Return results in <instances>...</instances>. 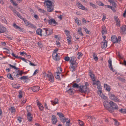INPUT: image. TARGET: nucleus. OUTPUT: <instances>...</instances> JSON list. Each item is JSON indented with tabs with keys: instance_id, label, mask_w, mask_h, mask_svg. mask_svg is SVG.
<instances>
[{
	"instance_id": "4",
	"label": "nucleus",
	"mask_w": 126,
	"mask_h": 126,
	"mask_svg": "<svg viewBox=\"0 0 126 126\" xmlns=\"http://www.w3.org/2000/svg\"><path fill=\"white\" fill-rule=\"evenodd\" d=\"M103 105L105 108L107 110H108L109 112L111 111V110H110L111 109V101L109 102L106 101H104L103 102Z\"/></svg>"
},
{
	"instance_id": "6",
	"label": "nucleus",
	"mask_w": 126,
	"mask_h": 126,
	"mask_svg": "<svg viewBox=\"0 0 126 126\" xmlns=\"http://www.w3.org/2000/svg\"><path fill=\"white\" fill-rule=\"evenodd\" d=\"M78 91L81 93H86L88 92V89L87 87L81 85Z\"/></svg>"
},
{
	"instance_id": "61",
	"label": "nucleus",
	"mask_w": 126,
	"mask_h": 126,
	"mask_svg": "<svg viewBox=\"0 0 126 126\" xmlns=\"http://www.w3.org/2000/svg\"><path fill=\"white\" fill-rule=\"evenodd\" d=\"M109 67V68L111 70V71H113V68L112 67V63L109 64V65H108Z\"/></svg>"
},
{
	"instance_id": "62",
	"label": "nucleus",
	"mask_w": 126,
	"mask_h": 126,
	"mask_svg": "<svg viewBox=\"0 0 126 126\" xmlns=\"http://www.w3.org/2000/svg\"><path fill=\"white\" fill-rule=\"evenodd\" d=\"M28 61L29 62V64L31 66H36V64H35L33 63H32L31 62L29 61V60H28Z\"/></svg>"
},
{
	"instance_id": "51",
	"label": "nucleus",
	"mask_w": 126,
	"mask_h": 126,
	"mask_svg": "<svg viewBox=\"0 0 126 126\" xmlns=\"http://www.w3.org/2000/svg\"><path fill=\"white\" fill-rule=\"evenodd\" d=\"M10 2L14 6H17L18 5V4L16 3V2L14 1L13 0H11Z\"/></svg>"
},
{
	"instance_id": "13",
	"label": "nucleus",
	"mask_w": 126,
	"mask_h": 126,
	"mask_svg": "<svg viewBox=\"0 0 126 126\" xmlns=\"http://www.w3.org/2000/svg\"><path fill=\"white\" fill-rule=\"evenodd\" d=\"M53 59L56 61L59 60V58L58 57V54L56 53L53 52L52 54Z\"/></svg>"
},
{
	"instance_id": "19",
	"label": "nucleus",
	"mask_w": 126,
	"mask_h": 126,
	"mask_svg": "<svg viewBox=\"0 0 126 126\" xmlns=\"http://www.w3.org/2000/svg\"><path fill=\"white\" fill-rule=\"evenodd\" d=\"M77 5H78V7L79 9L85 10H87L86 9L85 7L83 6L79 2H78L77 3Z\"/></svg>"
},
{
	"instance_id": "2",
	"label": "nucleus",
	"mask_w": 126,
	"mask_h": 126,
	"mask_svg": "<svg viewBox=\"0 0 126 126\" xmlns=\"http://www.w3.org/2000/svg\"><path fill=\"white\" fill-rule=\"evenodd\" d=\"M108 96L110 99L115 102H121V100L118 96H115L114 94L111 92L109 93Z\"/></svg>"
},
{
	"instance_id": "50",
	"label": "nucleus",
	"mask_w": 126,
	"mask_h": 126,
	"mask_svg": "<svg viewBox=\"0 0 126 126\" xmlns=\"http://www.w3.org/2000/svg\"><path fill=\"white\" fill-rule=\"evenodd\" d=\"M116 25L118 27L120 26V20H116Z\"/></svg>"
},
{
	"instance_id": "5",
	"label": "nucleus",
	"mask_w": 126,
	"mask_h": 126,
	"mask_svg": "<svg viewBox=\"0 0 126 126\" xmlns=\"http://www.w3.org/2000/svg\"><path fill=\"white\" fill-rule=\"evenodd\" d=\"M111 111H110V113H112L114 111V110H117L119 109L118 107L117 104L112 101H111Z\"/></svg>"
},
{
	"instance_id": "48",
	"label": "nucleus",
	"mask_w": 126,
	"mask_h": 126,
	"mask_svg": "<svg viewBox=\"0 0 126 126\" xmlns=\"http://www.w3.org/2000/svg\"><path fill=\"white\" fill-rule=\"evenodd\" d=\"M90 6H92L93 8H97V6L95 5L92 2H90Z\"/></svg>"
},
{
	"instance_id": "1",
	"label": "nucleus",
	"mask_w": 126,
	"mask_h": 126,
	"mask_svg": "<svg viewBox=\"0 0 126 126\" xmlns=\"http://www.w3.org/2000/svg\"><path fill=\"white\" fill-rule=\"evenodd\" d=\"M53 0H45L44 3L47 6V10L48 12H51L54 10V4Z\"/></svg>"
},
{
	"instance_id": "27",
	"label": "nucleus",
	"mask_w": 126,
	"mask_h": 126,
	"mask_svg": "<svg viewBox=\"0 0 126 126\" xmlns=\"http://www.w3.org/2000/svg\"><path fill=\"white\" fill-rule=\"evenodd\" d=\"M12 85L13 87L17 89L19 88L20 87V84L16 83L13 84Z\"/></svg>"
},
{
	"instance_id": "58",
	"label": "nucleus",
	"mask_w": 126,
	"mask_h": 126,
	"mask_svg": "<svg viewBox=\"0 0 126 126\" xmlns=\"http://www.w3.org/2000/svg\"><path fill=\"white\" fill-rule=\"evenodd\" d=\"M29 26L32 28H36V27L34 25L31 23Z\"/></svg>"
},
{
	"instance_id": "47",
	"label": "nucleus",
	"mask_w": 126,
	"mask_h": 126,
	"mask_svg": "<svg viewBox=\"0 0 126 126\" xmlns=\"http://www.w3.org/2000/svg\"><path fill=\"white\" fill-rule=\"evenodd\" d=\"M66 92L69 94H72L73 91L71 88H70Z\"/></svg>"
},
{
	"instance_id": "9",
	"label": "nucleus",
	"mask_w": 126,
	"mask_h": 126,
	"mask_svg": "<svg viewBox=\"0 0 126 126\" xmlns=\"http://www.w3.org/2000/svg\"><path fill=\"white\" fill-rule=\"evenodd\" d=\"M77 59L76 57L74 56H72L71 57V59L70 61V63L71 65L77 64H76V61Z\"/></svg>"
},
{
	"instance_id": "28",
	"label": "nucleus",
	"mask_w": 126,
	"mask_h": 126,
	"mask_svg": "<svg viewBox=\"0 0 126 126\" xmlns=\"http://www.w3.org/2000/svg\"><path fill=\"white\" fill-rule=\"evenodd\" d=\"M41 34L42 36V35L45 36H47L46 28H44L42 30Z\"/></svg>"
},
{
	"instance_id": "31",
	"label": "nucleus",
	"mask_w": 126,
	"mask_h": 126,
	"mask_svg": "<svg viewBox=\"0 0 126 126\" xmlns=\"http://www.w3.org/2000/svg\"><path fill=\"white\" fill-rule=\"evenodd\" d=\"M75 21L76 23H77L78 25H79L81 24V21L79 20L78 18H76L75 19Z\"/></svg>"
},
{
	"instance_id": "38",
	"label": "nucleus",
	"mask_w": 126,
	"mask_h": 126,
	"mask_svg": "<svg viewBox=\"0 0 126 126\" xmlns=\"http://www.w3.org/2000/svg\"><path fill=\"white\" fill-rule=\"evenodd\" d=\"M119 111L122 113L126 114V109H121L119 110Z\"/></svg>"
},
{
	"instance_id": "11",
	"label": "nucleus",
	"mask_w": 126,
	"mask_h": 126,
	"mask_svg": "<svg viewBox=\"0 0 126 126\" xmlns=\"http://www.w3.org/2000/svg\"><path fill=\"white\" fill-rule=\"evenodd\" d=\"M93 85H96L97 88L99 89H101V86L100 84V81L98 80L95 82H93Z\"/></svg>"
},
{
	"instance_id": "30",
	"label": "nucleus",
	"mask_w": 126,
	"mask_h": 126,
	"mask_svg": "<svg viewBox=\"0 0 126 126\" xmlns=\"http://www.w3.org/2000/svg\"><path fill=\"white\" fill-rule=\"evenodd\" d=\"M42 30L40 29H38L36 31V33L38 35L42 36L41 34Z\"/></svg>"
},
{
	"instance_id": "25",
	"label": "nucleus",
	"mask_w": 126,
	"mask_h": 126,
	"mask_svg": "<svg viewBox=\"0 0 126 126\" xmlns=\"http://www.w3.org/2000/svg\"><path fill=\"white\" fill-rule=\"evenodd\" d=\"M81 85V84H77L76 83H75L73 84L72 87L73 88H76L79 89Z\"/></svg>"
},
{
	"instance_id": "64",
	"label": "nucleus",
	"mask_w": 126,
	"mask_h": 126,
	"mask_svg": "<svg viewBox=\"0 0 126 126\" xmlns=\"http://www.w3.org/2000/svg\"><path fill=\"white\" fill-rule=\"evenodd\" d=\"M103 18L102 19V20L103 21H104V20L106 19V16H105V14H103Z\"/></svg>"
},
{
	"instance_id": "26",
	"label": "nucleus",
	"mask_w": 126,
	"mask_h": 126,
	"mask_svg": "<svg viewBox=\"0 0 126 126\" xmlns=\"http://www.w3.org/2000/svg\"><path fill=\"white\" fill-rule=\"evenodd\" d=\"M51 103L52 105L53 106H54V104H58V99L57 98H56L55 99V100L54 101H53L52 100H51Z\"/></svg>"
},
{
	"instance_id": "14",
	"label": "nucleus",
	"mask_w": 126,
	"mask_h": 126,
	"mask_svg": "<svg viewBox=\"0 0 126 126\" xmlns=\"http://www.w3.org/2000/svg\"><path fill=\"white\" fill-rule=\"evenodd\" d=\"M30 112H28V113L27 116L28 121L29 122L32 121L33 118Z\"/></svg>"
},
{
	"instance_id": "10",
	"label": "nucleus",
	"mask_w": 126,
	"mask_h": 126,
	"mask_svg": "<svg viewBox=\"0 0 126 126\" xmlns=\"http://www.w3.org/2000/svg\"><path fill=\"white\" fill-rule=\"evenodd\" d=\"M120 32L122 34L126 33V25H123L121 27Z\"/></svg>"
},
{
	"instance_id": "60",
	"label": "nucleus",
	"mask_w": 126,
	"mask_h": 126,
	"mask_svg": "<svg viewBox=\"0 0 126 126\" xmlns=\"http://www.w3.org/2000/svg\"><path fill=\"white\" fill-rule=\"evenodd\" d=\"M38 10L41 12H42L43 13H44L46 12L45 10H44L43 9H42L40 8L39 9H38Z\"/></svg>"
},
{
	"instance_id": "59",
	"label": "nucleus",
	"mask_w": 126,
	"mask_h": 126,
	"mask_svg": "<svg viewBox=\"0 0 126 126\" xmlns=\"http://www.w3.org/2000/svg\"><path fill=\"white\" fill-rule=\"evenodd\" d=\"M70 58L68 56L65 57L64 58V59L66 61H68L70 60Z\"/></svg>"
},
{
	"instance_id": "32",
	"label": "nucleus",
	"mask_w": 126,
	"mask_h": 126,
	"mask_svg": "<svg viewBox=\"0 0 126 126\" xmlns=\"http://www.w3.org/2000/svg\"><path fill=\"white\" fill-rule=\"evenodd\" d=\"M72 38V37L70 35L68 36L67 37V42L68 43L70 44L71 41V39Z\"/></svg>"
},
{
	"instance_id": "49",
	"label": "nucleus",
	"mask_w": 126,
	"mask_h": 126,
	"mask_svg": "<svg viewBox=\"0 0 126 126\" xmlns=\"http://www.w3.org/2000/svg\"><path fill=\"white\" fill-rule=\"evenodd\" d=\"M83 29L85 32H86L87 34H89L90 32V31L86 27L83 28Z\"/></svg>"
},
{
	"instance_id": "29",
	"label": "nucleus",
	"mask_w": 126,
	"mask_h": 126,
	"mask_svg": "<svg viewBox=\"0 0 126 126\" xmlns=\"http://www.w3.org/2000/svg\"><path fill=\"white\" fill-rule=\"evenodd\" d=\"M90 76L92 80L93 81V82H95L96 81L95 79L94 75L93 74H92V73H90Z\"/></svg>"
},
{
	"instance_id": "34",
	"label": "nucleus",
	"mask_w": 126,
	"mask_h": 126,
	"mask_svg": "<svg viewBox=\"0 0 126 126\" xmlns=\"http://www.w3.org/2000/svg\"><path fill=\"white\" fill-rule=\"evenodd\" d=\"M111 3L112 5L115 6L116 5V4L114 2V0H108Z\"/></svg>"
},
{
	"instance_id": "57",
	"label": "nucleus",
	"mask_w": 126,
	"mask_h": 126,
	"mask_svg": "<svg viewBox=\"0 0 126 126\" xmlns=\"http://www.w3.org/2000/svg\"><path fill=\"white\" fill-rule=\"evenodd\" d=\"M56 73V75L55 76L56 78L58 79H60V78L59 75V73Z\"/></svg>"
},
{
	"instance_id": "54",
	"label": "nucleus",
	"mask_w": 126,
	"mask_h": 126,
	"mask_svg": "<svg viewBox=\"0 0 126 126\" xmlns=\"http://www.w3.org/2000/svg\"><path fill=\"white\" fill-rule=\"evenodd\" d=\"M70 120L69 119L68 121L66 122V124L65 126H70Z\"/></svg>"
},
{
	"instance_id": "12",
	"label": "nucleus",
	"mask_w": 126,
	"mask_h": 126,
	"mask_svg": "<svg viewBox=\"0 0 126 126\" xmlns=\"http://www.w3.org/2000/svg\"><path fill=\"white\" fill-rule=\"evenodd\" d=\"M47 21L49 24H54L53 25H55L57 24L58 23L53 18L51 19L47 20Z\"/></svg>"
},
{
	"instance_id": "44",
	"label": "nucleus",
	"mask_w": 126,
	"mask_h": 126,
	"mask_svg": "<svg viewBox=\"0 0 126 126\" xmlns=\"http://www.w3.org/2000/svg\"><path fill=\"white\" fill-rule=\"evenodd\" d=\"M27 110L28 112H30L32 110V108L30 106H27L26 107Z\"/></svg>"
},
{
	"instance_id": "22",
	"label": "nucleus",
	"mask_w": 126,
	"mask_h": 126,
	"mask_svg": "<svg viewBox=\"0 0 126 126\" xmlns=\"http://www.w3.org/2000/svg\"><path fill=\"white\" fill-rule=\"evenodd\" d=\"M39 87L38 86H33L31 88L32 90L34 92L38 91L39 90Z\"/></svg>"
},
{
	"instance_id": "15",
	"label": "nucleus",
	"mask_w": 126,
	"mask_h": 126,
	"mask_svg": "<svg viewBox=\"0 0 126 126\" xmlns=\"http://www.w3.org/2000/svg\"><path fill=\"white\" fill-rule=\"evenodd\" d=\"M52 122L53 124H56L57 122V119L56 117L54 115H53L51 118Z\"/></svg>"
},
{
	"instance_id": "39",
	"label": "nucleus",
	"mask_w": 126,
	"mask_h": 126,
	"mask_svg": "<svg viewBox=\"0 0 126 126\" xmlns=\"http://www.w3.org/2000/svg\"><path fill=\"white\" fill-rule=\"evenodd\" d=\"M10 8H11L12 11L15 14H16L17 13L16 12H18L13 7L10 6Z\"/></svg>"
},
{
	"instance_id": "7",
	"label": "nucleus",
	"mask_w": 126,
	"mask_h": 126,
	"mask_svg": "<svg viewBox=\"0 0 126 126\" xmlns=\"http://www.w3.org/2000/svg\"><path fill=\"white\" fill-rule=\"evenodd\" d=\"M121 37L119 36L118 39L116 36H112L111 37V40L114 43H120L121 41Z\"/></svg>"
},
{
	"instance_id": "42",
	"label": "nucleus",
	"mask_w": 126,
	"mask_h": 126,
	"mask_svg": "<svg viewBox=\"0 0 126 126\" xmlns=\"http://www.w3.org/2000/svg\"><path fill=\"white\" fill-rule=\"evenodd\" d=\"M81 29L80 28H79L78 32H79L78 33L79 35L81 36H83V34L82 33V32L81 31Z\"/></svg>"
},
{
	"instance_id": "24",
	"label": "nucleus",
	"mask_w": 126,
	"mask_h": 126,
	"mask_svg": "<svg viewBox=\"0 0 126 126\" xmlns=\"http://www.w3.org/2000/svg\"><path fill=\"white\" fill-rule=\"evenodd\" d=\"M57 114L59 116L60 120V121H61V120L63 118V117H64L63 114L61 112H58L57 113Z\"/></svg>"
},
{
	"instance_id": "63",
	"label": "nucleus",
	"mask_w": 126,
	"mask_h": 126,
	"mask_svg": "<svg viewBox=\"0 0 126 126\" xmlns=\"http://www.w3.org/2000/svg\"><path fill=\"white\" fill-rule=\"evenodd\" d=\"M79 125L81 126H82L83 125V122L81 121H80V120H79Z\"/></svg>"
},
{
	"instance_id": "40",
	"label": "nucleus",
	"mask_w": 126,
	"mask_h": 126,
	"mask_svg": "<svg viewBox=\"0 0 126 126\" xmlns=\"http://www.w3.org/2000/svg\"><path fill=\"white\" fill-rule=\"evenodd\" d=\"M7 76L9 79L11 80H13L14 79L12 77L10 73L8 74Z\"/></svg>"
},
{
	"instance_id": "43",
	"label": "nucleus",
	"mask_w": 126,
	"mask_h": 126,
	"mask_svg": "<svg viewBox=\"0 0 126 126\" xmlns=\"http://www.w3.org/2000/svg\"><path fill=\"white\" fill-rule=\"evenodd\" d=\"M58 72H56V73H59V74L62 72V69L60 67H59L58 68Z\"/></svg>"
},
{
	"instance_id": "17",
	"label": "nucleus",
	"mask_w": 126,
	"mask_h": 126,
	"mask_svg": "<svg viewBox=\"0 0 126 126\" xmlns=\"http://www.w3.org/2000/svg\"><path fill=\"white\" fill-rule=\"evenodd\" d=\"M107 42H108L107 40H105V41H104L103 42H102L101 43V48L103 49L105 48L107 46Z\"/></svg>"
},
{
	"instance_id": "3",
	"label": "nucleus",
	"mask_w": 126,
	"mask_h": 126,
	"mask_svg": "<svg viewBox=\"0 0 126 126\" xmlns=\"http://www.w3.org/2000/svg\"><path fill=\"white\" fill-rule=\"evenodd\" d=\"M9 65L11 67L15 69L16 70V71L15 73L16 74L14 75V77L15 78H18L19 76H22L20 72V70H17L19 68H17L16 66L10 64H9Z\"/></svg>"
},
{
	"instance_id": "23",
	"label": "nucleus",
	"mask_w": 126,
	"mask_h": 126,
	"mask_svg": "<svg viewBox=\"0 0 126 126\" xmlns=\"http://www.w3.org/2000/svg\"><path fill=\"white\" fill-rule=\"evenodd\" d=\"M6 28L3 26H0V33H3L5 32Z\"/></svg>"
},
{
	"instance_id": "52",
	"label": "nucleus",
	"mask_w": 126,
	"mask_h": 126,
	"mask_svg": "<svg viewBox=\"0 0 126 126\" xmlns=\"http://www.w3.org/2000/svg\"><path fill=\"white\" fill-rule=\"evenodd\" d=\"M19 31L20 32H25V31L24 30V29L23 28H22L21 27H19V28H18V29Z\"/></svg>"
},
{
	"instance_id": "16",
	"label": "nucleus",
	"mask_w": 126,
	"mask_h": 126,
	"mask_svg": "<svg viewBox=\"0 0 126 126\" xmlns=\"http://www.w3.org/2000/svg\"><path fill=\"white\" fill-rule=\"evenodd\" d=\"M47 36L51 35L52 33V30L49 28H46Z\"/></svg>"
},
{
	"instance_id": "55",
	"label": "nucleus",
	"mask_w": 126,
	"mask_h": 126,
	"mask_svg": "<svg viewBox=\"0 0 126 126\" xmlns=\"http://www.w3.org/2000/svg\"><path fill=\"white\" fill-rule=\"evenodd\" d=\"M38 107L39 108V109L41 111L43 110V109H44V107L43 106L42 104L41 105H40Z\"/></svg>"
},
{
	"instance_id": "18",
	"label": "nucleus",
	"mask_w": 126,
	"mask_h": 126,
	"mask_svg": "<svg viewBox=\"0 0 126 126\" xmlns=\"http://www.w3.org/2000/svg\"><path fill=\"white\" fill-rule=\"evenodd\" d=\"M77 67V65H70V69L71 71L72 72H73L76 70Z\"/></svg>"
},
{
	"instance_id": "41",
	"label": "nucleus",
	"mask_w": 126,
	"mask_h": 126,
	"mask_svg": "<svg viewBox=\"0 0 126 126\" xmlns=\"http://www.w3.org/2000/svg\"><path fill=\"white\" fill-rule=\"evenodd\" d=\"M19 94L18 95V97L19 98H21L22 97V91L20 90L19 91Z\"/></svg>"
},
{
	"instance_id": "20",
	"label": "nucleus",
	"mask_w": 126,
	"mask_h": 126,
	"mask_svg": "<svg viewBox=\"0 0 126 126\" xmlns=\"http://www.w3.org/2000/svg\"><path fill=\"white\" fill-rule=\"evenodd\" d=\"M104 86L105 88L107 91L109 92L110 90V86L107 84H104Z\"/></svg>"
},
{
	"instance_id": "35",
	"label": "nucleus",
	"mask_w": 126,
	"mask_h": 126,
	"mask_svg": "<svg viewBox=\"0 0 126 126\" xmlns=\"http://www.w3.org/2000/svg\"><path fill=\"white\" fill-rule=\"evenodd\" d=\"M28 76H24L20 78L19 79L21 80L24 79V80L25 79H28Z\"/></svg>"
},
{
	"instance_id": "33",
	"label": "nucleus",
	"mask_w": 126,
	"mask_h": 126,
	"mask_svg": "<svg viewBox=\"0 0 126 126\" xmlns=\"http://www.w3.org/2000/svg\"><path fill=\"white\" fill-rule=\"evenodd\" d=\"M9 110L11 111V113L15 112L16 111V110L14 107H11L10 108Z\"/></svg>"
},
{
	"instance_id": "37",
	"label": "nucleus",
	"mask_w": 126,
	"mask_h": 126,
	"mask_svg": "<svg viewBox=\"0 0 126 126\" xmlns=\"http://www.w3.org/2000/svg\"><path fill=\"white\" fill-rule=\"evenodd\" d=\"M113 120L114 121V124L116 126H117L119 125L120 123L118 121L115 119H113Z\"/></svg>"
},
{
	"instance_id": "36",
	"label": "nucleus",
	"mask_w": 126,
	"mask_h": 126,
	"mask_svg": "<svg viewBox=\"0 0 126 126\" xmlns=\"http://www.w3.org/2000/svg\"><path fill=\"white\" fill-rule=\"evenodd\" d=\"M64 118H63L62 120H61V121L63 123H65V122H66L69 119H68V118H65V117H64Z\"/></svg>"
},
{
	"instance_id": "53",
	"label": "nucleus",
	"mask_w": 126,
	"mask_h": 126,
	"mask_svg": "<svg viewBox=\"0 0 126 126\" xmlns=\"http://www.w3.org/2000/svg\"><path fill=\"white\" fill-rule=\"evenodd\" d=\"M19 31L20 32H25V31L24 30V29L23 28H22L21 27H19V28H18V29Z\"/></svg>"
},
{
	"instance_id": "45",
	"label": "nucleus",
	"mask_w": 126,
	"mask_h": 126,
	"mask_svg": "<svg viewBox=\"0 0 126 126\" xmlns=\"http://www.w3.org/2000/svg\"><path fill=\"white\" fill-rule=\"evenodd\" d=\"M100 96L102 99H103L104 100H106L107 99V97L103 94H101Z\"/></svg>"
},
{
	"instance_id": "8",
	"label": "nucleus",
	"mask_w": 126,
	"mask_h": 126,
	"mask_svg": "<svg viewBox=\"0 0 126 126\" xmlns=\"http://www.w3.org/2000/svg\"><path fill=\"white\" fill-rule=\"evenodd\" d=\"M44 76H46L47 78H48L49 81L50 82H53L54 81V78L52 74L49 73V74H47L45 73L43 74Z\"/></svg>"
},
{
	"instance_id": "56",
	"label": "nucleus",
	"mask_w": 126,
	"mask_h": 126,
	"mask_svg": "<svg viewBox=\"0 0 126 126\" xmlns=\"http://www.w3.org/2000/svg\"><path fill=\"white\" fill-rule=\"evenodd\" d=\"M13 26L16 29H18V28H19V27L17 26L16 24L15 23H14L13 24Z\"/></svg>"
},
{
	"instance_id": "46",
	"label": "nucleus",
	"mask_w": 126,
	"mask_h": 126,
	"mask_svg": "<svg viewBox=\"0 0 126 126\" xmlns=\"http://www.w3.org/2000/svg\"><path fill=\"white\" fill-rule=\"evenodd\" d=\"M16 13H17L16 14V15L19 18L22 20L23 18L22 17V16L20 15V14L18 12Z\"/></svg>"
},
{
	"instance_id": "21",
	"label": "nucleus",
	"mask_w": 126,
	"mask_h": 126,
	"mask_svg": "<svg viewBox=\"0 0 126 126\" xmlns=\"http://www.w3.org/2000/svg\"><path fill=\"white\" fill-rule=\"evenodd\" d=\"M107 29L105 26H103L102 27L101 32L102 35L107 33Z\"/></svg>"
}]
</instances>
